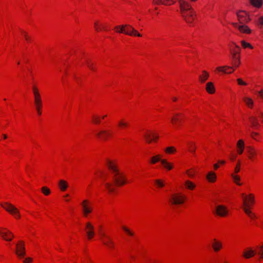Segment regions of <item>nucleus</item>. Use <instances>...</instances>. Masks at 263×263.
<instances>
[{"mask_svg": "<svg viewBox=\"0 0 263 263\" xmlns=\"http://www.w3.org/2000/svg\"><path fill=\"white\" fill-rule=\"evenodd\" d=\"M182 17L187 23H192L195 19V13L190 4L185 0H177Z\"/></svg>", "mask_w": 263, "mask_h": 263, "instance_id": "f257e3e1", "label": "nucleus"}, {"mask_svg": "<svg viewBox=\"0 0 263 263\" xmlns=\"http://www.w3.org/2000/svg\"><path fill=\"white\" fill-rule=\"evenodd\" d=\"M106 165L112 175V179L115 184L118 186L124 185L125 183V178L123 174L118 168L116 164L112 161L108 160Z\"/></svg>", "mask_w": 263, "mask_h": 263, "instance_id": "f03ea898", "label": "nucleus"}, {"mask_svg": "<svg viewBox=\"0 0 263 263\" xmlns=\"http://www.w3.org/2000/svg\"><path fill=\"white\" fill-rule=\"evenodd\" d=\"M115 29L119 33H124L130 36L134 35L139 37L142 36L133 27L129 25L117 26L115 27Z\"/></svg>", "mask_w": 263, "mask_h": 263, "instance_id": "7ed1b4c3", "label": "nucleus"}, {"mask_svg": "<svg viewBox=\"0 0 263 263\" xmlns=\"http://www.w3.org/2000/svg\"><path fill=\"white\" fill-rule=\"evenodd\" d=\"M1 206L8 212L13 215L16 218H19L20 215L19 211L14 205L8 202L1 204Z\"/></svg>", "mask_w": 263, "mask_h": 263, "instance_id": "20e7f679", "label": "nucleus"}, {"mask_svg": "<svg viewBox=\"0 0 263 263\" xmlns=\"http://www.w3.org/2000/svg\"><path fill=\"white\" fill-rule=\"evenodd\" d=\"M214 213L220 217H225L228 214V210L226 206L219 204L215 206Z\"/></svg>", "mask_w": 263, "mask_h": 263, "instance_id": "39448f33", "label": "nucleus"}, {"mask_svg": "<svg viewBox=\"0 0 263 263\" xmlns=\"http://www.w3.org/2000/svg\"><path fill=\"white\" fill-rule=\"evenodd\" d=\"M185 198V196L176 194L171 197L169 201L172 205L180 204L184 202Z\"/></svg>", "mask_w": 263, "mask_h": 263, "instance_id": "423d86ee", "label": "nucleus"}, {"mask_svg": "<svg viewBox=\"0 0 263 263\" xmlns=\"http://www.w3.org/2000/svg\"><path fill=\"white\" fill-rule=\"evenodd\" d=\"M16 254L20 258H23L26 255L25 248L24 243L20 241L19 243L16 244Z\"/></svg>", "mask_w": 263, "mask_h": 263, "instance_id": "0eeeda50", "label": "nucleus"}, {"mask_svg": "<svg viewBox=\"0 0 263 263\" xmlns=\"http://www.w3.org/2000/svg\"><path fill=\"white\" fill-rule=\"evenodd\" d=\"M237 16L238 21L240 24H242L245 23H247L249 21V17L247 16V14L245 11H239L237 12Z\"/></svg>", "mask_w": 263, "mask_h": 263, "instance_id": "6e6552de", "label": "nucleus"}, {"mask_svg": "<svg viewBox=\"0 0 263 263\" xmlns=\"http://www.w3.org/2000/svg\"><path fill=\"white\" fill-rule=\"evenodd\" d=\"M100 236L101 237H105V239H102V242L104 245L107 246L110 249H113L115 247V242L109 236H106L105 234L103 233H100Z\"/></svg>", "mask_w": 263, "mask_h": 263, "instance_id": "1a4fd4ad", "label": "nucleus"}, {"mask_svg": "<svg viewBox=\"0 0 263 263\" xmlns=\"http://www.w3.org/2000/svg\"><path fill=\"white\" fill-rule=\"evenodd\" d=\"M241 196L243 197V203L244 205L243 209L244 212L251 218H255V215L252 213L251 211L248 209V207L249 206V204L247 203V197L244 194H242Z\"/></svg>", "mask_w": 263, "mask_h": 263, "instance_id": "9d476101", "label": "nucleus"}, {"mask_svg": "<svg viewBox=\"0 0 263 263\" xmlns=\"http://www.w3.org/2000/svg\"><path fill=\"white\" fill-rule=\"evenodd\" d=\"M85 230L88 238L89 239H91L95 234L93 226L90 222H87L86 224Z\"/></svg>", "mask_w": 263, "mask_h": 263, "instance_id": "9b49d317", "label": "nucleus"}, {"mask_svg": "<svg viewBox=\"0 0 263 263\" xmlns=\"http://www.w3.org/2000/svg\"><path fill=\"white\" fill-rule=\"evenodd\" d=\"M183 115L181 114H175L173 117L171 118V121L173 124L176 126H179L182 121Z\"/></svg>", "mask_w": 263, "mask_h": 263, "instance_id": "f8f14e48", "label": "nucleus"}, {"mask_svg": "<svg viewBox=\"0 0 263 263\" xmlns=\"http://www.w3.org/2000/svg\"><path fill=\"white\" fill-rule=\"evenodd\" d=\"M0 235L6 240L10 241L14 237L13 234L9 230L3 231L0 230Z\"/></svg>", "mask_w": 263, "mask_h": 263, "instance_id": "ddd939ff", "label": "nucleus"}, {"mask_svg": "<svg viewBox=\"0 0 263 263\" xmlns=\"http://www.w3.org/2000/svg\"><path fill=\"white\" fill-rule=\"evenodd\" d=\"M232 24L234 27L237 28L241 32L245 33H250L251 32V30L247 26L244 25H238L236 23H233Z\"/></svg>", "mask_w": 263, "mask_h": 263, "instance_id": "4468645a", "label": "nucleus"}, {"mask_svg": "<svg viewBox=\"0 0 263 263\" xmlns=\"http://www.w3.org/2000/svg\"><path fill=\"white\" fill-rule=\"evenodd\" d=\"M256 253L257 252L255 250H253L251 248H248L243 251V256L245 258L248 259L254 256Z\"/></svg>", "mask_w": 263, "mask_h": 263, "instance_id": "2eb2a0df", "label": "nucleus"}, {"mask_svg": "<svg viewBox=\"0 0 263 263\" xmlns=\"http://www.w3.org/2000/svg\"><path fill=\"white\" fill-rule=\"evenodd\" d=\"M144 137L146 140V141L148 143H151L153 140H155L159 138V136L155 134H148L146 133L144 135Z\"/></svg>", "mask_w": 263, "mask_h": 263, "instance_id": "dca6fc26", "label": "nucleus"}, {"mask_svg": "<svg viewBox=\"0 0 263 263\" xmlns=\"http://www.w3.org/2000/svg\"><path fill=\"white\" fill-rule=\"evenodd\" d=\"M216 69L224 73H231L234 71V69L232 67L227 66L218 67Z\"/></svg>", "mask_w": 263, "mask_h": 263, "instance_id": "f3484780", "label": "nucleus"}, {"mask_svg": "<svg viewBox=\"0 0 263 263\" xmlns=\"http://www.w3.org/2000/svg\"><path fill=\"white\" fill-rule=\"evenodd\" d=\"M87 202L88 201L87 200H85L82 203V206L83 209V213L85 216H86L88 213H91L92 210L91 208L87 205Z\"/></svg>", "mask_w": 263, "mask_h": 263, "instance_id": "a211bd4d", "label": "nucleus"}, {"mask_svg": "<svg viewBox=\"0 0 263 263\" xmlns=\"http://www.w3.org/2000/svg\"><path fill=\"white\" fill-rule=\"evenodd\" d=\"M222 243L220 241L214 239L212 243V248L215 252L219 251L222 248Z\"/></svg>", "mask_w": 263, "mask_h": 263, "instance_id": "6ab92c4d", "label": "nucleus"}, {"mask_svg": "<svg viewBox=\"0 0 263 263\" xmlns=\"http://www.w3.org/2000/svg\"><path fill=\"white\" fill-rule=\"evenodd\" d=\"M155 4H162L164 5H171L174 4L175 2L174 0H153Z\"/></svg>", "mask_w": 263, "mask_h": 263, "instance_id": "aec40b11", "label": "nucleus"}, {"mask_svg": "<svg viewBox=\"0 0 263 263\" xmlns=\"http://www.w3.org/2000/svg\"><path fill=\"white\" fill-rule=\"evenodd\" d=\"M249 120L252 127L257 128L259 126V123L258 119L255 116H250L249 117Z\"/></svg>", "mask_w": 263, "mask_h": 263, "instance_id": "412c9836", "label": "nucleus"}, {"mask_svg": "<svg viewBox=\"0 0 263 263\" xmlns=\"http://www.w3.org/2000/svg\"><path fill=\"white\" fill-rule=\"evenodd\" d=\"M247 152L249 155V156H248L250 160H253L256 154L255 149L253 147L249 146L248 147Z\"/></svg>", "mask_w": 263, "mask_h": 263, "instance_id": "4be33fe9", "label": "nucleus"}, {"mask_svg": "<svg viewBox=\"0 0 263 263\" xmlns=\"http://www.w3.org/2000/svg\"><path fill=\"white\" fill-rule=\"evenodd\" d=\"M59 186L62 191H65L68 187V183L65 180H60L59 182Z\"/></svg>", "mask_w": 263, "mask_h": 263, "instance_id": "5701e85b", "label": "nucleus"}, {"mask_svg": "<svg viewBox=\"0 0 263 263\" xmlns=\"http://www.w3.org/2000/svg\"><path fill=\"white\" fill-rule=\"evenodd\" d=\"M205 89L209 93H213L215 92V87L212 82H208L206 84Z\"/></svg>", "mask_w": 263, "mask_h": 263, "instance_id": "b1692460", "label": "nucleus"}, {"mask_svg": "<svg viewBox=\"0 0 263 263\" xmlns=\"http://www.w3.org/2000/svg\"><path fill=\"white\" fill-rule=\"evenodd\" d=\"M206 178L209 182H214L216 179V174L213 172H210L207 175Z\"/></svg>", "mask_w": 263, "mask_h": 263, "instance_id": "393cba45", "label": "nucleus"}, {"mask_svg": "<svg viewBox=\"0 0 263 263\" xmlns=\"http://www.w3.org/2000/svg\"><path fill=\"white\" fill-rule=\"evenodd\" d=\"M161 163L167 170H171L173 167V165L171 163L167 162L165 159L162 160L161 161Z\"/></svg>", "mask_w": 263, "mask_h": 263, "instance_id": "a878e982", "label": "nucleus"}, {"mask_svg": "<svg viewBox=\"0 0 263 263\" xmlns=\"http://www.w3.org/2000/svg\"><path fill=\"white\" fill-rule=\"evenodd\" d=\"M162 159H161V156L160 155H155L151 158V163L152 164H155L157 162L160 161L161 162V161Z\"/></svg>", "mask_w": 263, "mask_h": 263, "instance_id": "bb28decb", "label": "nucleus"}, {"mask_svg": "<svg viewBox=\"0 0 263 263\" xmlns=\"http://www.w3.org/2000/svg\"><path fill=\"white\" fill-rule=\"evenodd\" d=\"M209 73L206 71H203V74L199 76V80L201 83H204L209 78Z\"/></svg>", "mask_w": 263, "mask_h": 263, "instance_id": "cd10ccee", "label": "nucleus"}, {"mask_svg": "<svg viewBox=\"0 0 263 263\" xmlns=\"http://www.w3.org/2000/svg\"><path fill=\"white\" fill-rule=\"evenodd\" d=\"M243 100L249 107L252 108L253 101L252 99L248 97H245Z\"/></svg>", "mask_w": 263, "mask_h": 263, "instance_id": "c85d7f7f", "label": "nucleus"}, {"mask_svg": "<svg viewBox=\"0 0 263 263\" xmlns=\"http://www.w3.org/2000/svg\"><path fill=\"white\" fill-rule=\"evenodd\" d=\"M251 4L254 7L259 8L262 6V0H250Z\"/></svg>", "mask_w": 263, "mask_h": 263, "instance_id": "c756f323", "label": "nucleus"}, {"mask_svg": "<svg viewBox=\"0 0 263 263\" xmlns=\"http://www.w3.org/2000/svg\"><path fill=\"white\" fill-rule=\"evenodd\" d=\"M185 185L187 189L192 190H194L195 189V187H196V185L194 183H193L192 182H191L189 180H186L185 182Z\"/></svg>", "mask_w": 263, "mask_h": 263, "instance_id": "7c9ffc66", "label": "nucleus"}, {"mask_svg": "<svg viewBox=\"0 0 263 263\" xmlns=\"http://www.w3.org/2000/svg\"><path fill=\"white\" fill-rule=\"evenodd\" d=\"M101 135H102V138L104 140H106L108 137L110 136V133L107 132L106 130H102L97 134L98 136H100Z\"/></svg>", "mask_w": 263, "mask_h": 263, "instance_id": "2f4dec72", "label": "nucleus"}, {"mask_svg": "<svg viewBox=\"0 0 263 263\" xmlns=\"http://www.w3.org/2000/svg\"><path fill=\"white\" fill-rule=\"evenodd\" d=\"M189 145V150L190 152L192 153L194 155L195 154L196 150V145L195 143L192 142H190L188 144Z\"/></svg>", "mask_w": 263, "mask_h": 263, "instance_id": "473e14b6", "label": "nucleus"}, {"mask_svg": "<svg viewBox=\"0 0 263 263\" xmlns=\"http://www.w3.org/2000/svg\"><path fill=\"white\" fill-rule=\"evenodd\" d=\"M258 251L256 254L258 255L260 259H263V245L257 246Z\"/></svg>", "mask_w": 263, "mask_h": 263, "instance_id": "72a5a7b5", "label": "nucleus"}, {"mask_svg": "<svg viewBox=\"0 0 263 263\" xmlns=\"http://www.w3.org/2000/svg\"><path fill=\"white\" fill-rule=\"evenodd\" d=\"M105 185L109 193H112L115 191V187L112 183L107 182L105 184Z\"/></svg>", "mask_w": 263, "mask_h": 263, "instance_id": "f704fd0d", "label": "nucleus"}, {"mask_svg": "<svg viewBox=\"0 0 263 263\" xmlns=\"http://www.w3.org/2000/svg\"><path fill=\"white\" fill-rule=\"evenodd\" d=\"M254 202V197L253 194H250L249 195V198H248V202L247 201V203L249 204V206L248 207V209L250 208V206L251 204H253Z\"/></svg>", "mask_w": 263, "mask_h": 263, "instance_id": "c9c22d12", "label": "nucleus"}, {"mask_svg": "<svg viewBox=\"0 0 263 263\" xmlns=\"http://www.w3.org/2000/svg\"><path fill=\"white\" fill-rule=\"evenodd\" d=\"M86 64L87 66V67L91 70L92 71H95L96 70V68L94 67L93 66V64L92 63H91V62L88 60H86Z\"/></svg>", "mask_w": 263, "mask_h": 263, "instance_id": "e433bc0d", "label": "nucleus"}, {"mask_svg": "<svg viewBox=\"0 0 263 263\" xmlns=\"http://www.w3.org/2000/svg\"><path fill=\"white\" fill-rule=\"evenodd\" d=\"M42 192L46 196L50 194V190L46 186H43L41 189Z\"/></svg>", "mask_w": 263, "mask_h": 263, "instance_id": "4c0bfd02", "label": "nucleus"}, {"mask_svg": "<svg viewBox=\"0 0 263 263\" xmlns=\"http://www.w3.org/2000/svg\"><path fill=\"white\" fill-rule=\"evenodd\" d=\"M118 126L121 128L126 127L128 126V123L125 122L123 120H121L118 122Z\"/></svg>", "mask_w": 263, "mask_h": 263, "instance_id": "58836bf2", "label": "nucleus"}, {"mask_svg": "<svg viewBox=\"0 0 263 263\" xmlns=\"http://www.w3.org/2000/svg\"><path fill=\"white\" fill-rule=\"evenodd\" d=\"M155 182L156 184V185L159 187H162L165 185L164 181L161 180H159V179L155 180Z\"/></svg>", "mask_w": 263, "mask_h": 263, "instance_id": "ea45409f", "label": "nucleus"}, {"mask_svg": "<svg viewBox=\"0 0 263 263\" xmlns=\"http://www.w3.org/2000/svg\"><path fill=\"white\" fill-rule=\"evenodd\" d=\"M232 177L233 178L234 182L238 185H241V183H239V181L240 180V177L237 175H235L234 174L231 175Z\"/></svg>", "mask_w": 263, "mask_h": 263, "instance_id": "a19ab883", "label": "nucleus"}, {"mask_svg": "<svg viewBox=\"0 0 263 263\" xmlns=\"http://www.w3.org/2000/svg\"><path fill=\"white\" fill-rule=\"evenodd\" d=\"M36 107V110L39 115H41V108L42 107V103H34Z\"/></svg>", "mask_w": 263, "mask_h": 263, "instance_id": "79ce46f5", "label": "nucleus"}, {"mask_svg": "<svg viewBox=\"0 0 263 263\" xmlns=\"http://www.w3.org/2000/svg\"><path fill=\"white\" fill-rule=\"evenodd\" d=\"M165 152L166 153L171 154V153H173L176 152V149L174 147H172V146L171 147H167L165 149Z\"/></svg>", "mask_w": 263, "mask_h": 263, "instance_id": "37998d69", "label": "nucleus"}, {"mask_svg": "<svg viewBox=\"0 0 263 263\" xmlns=\"http://www.w3.org/2000/svg\"><path fill=\"white\" fill-rule=\"evenodd\" d=\"M241 45L243 48L249 47L251 49L253 48V46L249 43L245 42V41H241Z\"/></svg>", "mask_w": 263, "mask_h": 263, "instance_id": "c03bdc74", "label": "nucleus"}, {"mask_svg": "<svg viewBox=\"0 0 263 263\" xmlns=\"http://www.w3.org/2000/svg\"><path fill=\"white\" fill-rule=\"evenodd\" d=\"M237 146L238 148L245 147V144L243 141L242 140H239L237 142Z\"/></svg>", "mask_w": 263, "mask_h": 263, "instance_id": "a18cd8bd", "label": "nucleus"}, {"mask_svg": "<svg viewBox=\"0 0 263 263\" xmlns=\"http://www.w3.org/2000/svg\"><path fill=\"white\" fill-rule=\"evenodd\" d=\"M92 122L96 124H99L100 123V119L98 117L93 116L92 117Z\"/></svg>", "mask_w": 263, "mask_h": 263, "instance_id": "49530a36", "label": "nucleus"}, {"mask_svg": "<svg viewBox=\"0 0 263 263\" xmlns=\"http://www.w3.org/2000/svg\"><path fill=\"white\" fill-rule=\"evenodd\" d=\"M34 97V103H42L41 95H35Z\"/></svg>", "mask_w": 263, "mask_h": 263, "instance_id": "de8ad7c7", "label": "nucleus"}, {"mask_svg": "<svg viewBox=\"0 0 263 263\" xmlns=\"http://www.w3.org/2000/svg\"><path fill=\"white\" fill-rule=\"evenodd\" d=\"M32 90H33L34 96H35V95H40L37 88L35 86H33Z\"/></svg>", "mask_w": 263, "mask_h": 263, "instance_id": "09e8293b", "label": "nucleus"}, {"mask_svg": "<svg viewBox=\"0 0 263 263\" xmlns=\"http://www.w3.org/2000/svg\"><path fill=\"white\" fill-rule=\"evenodd\" d=\"M240 162L238 161L237 165H236V166L235 168V173H238L239 172V171H240Z\"/></svg>", "mask_w": 263, "mask_h": 263, "instance_id": "8fccbe9b", "label": "nucleus"}, {"mask_svg": "<svg viewBox=\"0 0 263 263\" xmlns=\"http://www.w3.org/2000/svg\"><path fill=\"white\" fill-rule=\"evenodd\" d=\"M123 229L129 235L133 236L134 233L132 232L128 229L125 228V227H123Z\"/></svg>", "mask_w": 263, "mask_h": 263, "instance_id": "3c124183", "label": "nucleus"}, {"mask_svg": "<svg viewBox=\"0 0 263 263\" xmlns=\"http://www.w3.org/2000/svg\"><path fill=\"white\" fill-rule=\"evenodd\" d=\"M237 82L238 83L239 85H247V83L245 82H243L241 79H238L237 80Z\"/></svg>", "mask_w": 263, "mask_h": 263, "instance_id": "603ef678", "label": "nucleus"}, {"mask_svg": "<svg viewBox=\"0 0 263 263\" xmlns=\"http://www.w3.org/2000/svg\"><path fill=\"white\" fill-rule=\"evenodd\" d=\"M233 64L235 66L238 67L240 64V60L239 59L233 60Z\"/></svg>", "mask_w": 263, "mask_h": 263, "instance_id": "864d4df0", "label": "nucleus"}, {"mask_svg": "<svg viewBox=\"0 0 263 263\" xmlns=\"http://www.w3.org/2000/svg\"><path fill=\"white\" fill-rule=\"evenodd\" d=\"M237 51H234L233 53H232V58L233 60L239 59V58L237 56L236 54Z\"/></svg>", "mask_w": 263, "mask_h": 263, "instance_id": "5fc2aeb1", "label": "nucleus"}, {"mask_svg": "<svg viewBox=\"0 0 263 263\" xmlns=\"http://www.w3.org/2000/svg\"><path fill=\"white\" fill-rule=\"evenodd\" d=\"M217 263H228V262L224 259L220 258L217 260Z\"/></svg>", "mask_w": 263, "mask_h": 263, "instance_id": "6e6d98bb", "label": "nucleus"}, {"mask_svg": "<svg viewBox=\"0 0 263 263\" xmlns=\"http://www.w3.org/2000/svg\"><path fill=\"white\" fill-rule=\"evenodd\" d=\"M258 135V133H255V132H252L251 134V136L252 138H253L255 140H257L256 136Z\"/></svg>", "mask_w": 263, "mask_h": 263, "instance_id": "4d7b16f0", "label": "nucleus"}, {"mask_svg": "<svg viewBox=\"0 0 263 263\" xmlns=\"http://www.w3.org/2000/svg\"><path fill=\"white\" fill-rule=\"evenodd\" d=\"M32 259L31 258H26L24 259V263H30L31 262Z\"/></svg>", "mask_w": 263, "mask_h": 263, "instance_id": "13d9d810", "label": "nucleus"}, {"mask_svg": "<svg viewBox=\"0 0 263 263\" xmlns=\"http://www.w3.org/2000/svg\"><path fill=\"white\" fill-rule=\"evenodd\" d=\"M22 32L24 33V36H25V39L27 41H30V38L29 36H28V35H27V34L25 32H24L23 31H22Z\"/></svg>", "mask_w": 263, "mask_h": 263, "instance_id": "bf43d9fd", "label": "nucleus"}, {"mask_svg": "<svg viewBox=\"0 0 263 263\" xmlns=\"http://www.w3.org/2000/svg\"><path fill=\"white\" fill-rule=\"evenodd\" d=\"M244 147L238 148V153L239 154H242L243 152Z\"/></svg>", "mask_w": 263, "mask_h": 263, "instance_id": "052dcab7", "label": "nucleus"}, {"mask_svg": "<svg viewBox=\"0 0 263 263\" xmlns=\"http://www.w3.org/2000/svg\"><path fill=\"white\" fill-rule=\"evenodd\" d=\"M259 117L260 118L261 121L263 122V112H260L259 114Z\"/></svg>", "mask_w": 263, "mask_h": 263, "instance_id": "680f3d73", "label": "nucleus"}, {"mask_svg": "<svg viewBox=\"0 0 263 263\" xmlns=\"http://www.w3.org/2000/svg\"><path fill=\"white\" fill-rule=\"evenodd\" d=\"M259 21L260 24L263 25V16L259 17Z\"/></svg>", "mask_w": 263, "mask_h": 263, "instance_id": "e2e57ef3", "label": "nucleus"}, {"mask_svg": "<svg viewBox=\"0 0 263 263\" xmlns=\"http://www.w3.org/2000/svg\"><path fill=\"white\" fill-rule=\"evenodd\" d=\"M101 29H103V30H107L105 26H103V25H101L100 26V27H99V30H101Z\"/></svg>", "mask_w": 263, "mask_h": 263, "instance_id": "0e129e2a", "label": "nucleus"}, {"mask_svg": "<svg viewBox=\"0 0 263 263\" xmlns=\"http://www.w3.org/2000/svg\"><path fill=\"white\" fill-rule=\"evenodd\" d=\"M186 173L187 175L191 177H192L194 176L193 174L189 171H187Z\"/></svg>", "mask_w": 263, "mask_h": 263, "instance_id": "69168bd1", "label": "nucleus"}, {"mask_svg": "<svg viewBox=\"0 0 263 263\" xmlns=\"http://www.w3.org/2000/svg\"><path fill=\"white\" fill-rule=\"evenodd\" d=\"M98 24L97 22L95 23V27L97 31H99V27H98Z\"/></svg>", "mask_w": 263, "mask_h": 263, "instance_id": "338daca9", "label": "nucleus"}, {"mask_svg": "<svg viewBox=\"0 0 263 263\" xmlns=\"http://www.w3.org/2000/svg\"><path fill=\"white\" fill-rule=\"evenodd\" d=\"M259 93L260 95V96L263 98V90H261L259 92Z\"/></svg>", "mask_w": 263, "mask_h": 263, "instance_id": "774afa93", "label": "nucleus"}]
</instances>
